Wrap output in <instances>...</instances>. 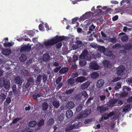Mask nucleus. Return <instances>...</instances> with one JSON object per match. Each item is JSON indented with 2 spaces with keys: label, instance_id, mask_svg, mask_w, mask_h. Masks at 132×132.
Here are the masks:
<instances>
[{
  "label": "nucleus",
  "instance_id": "obj_29",
  "mask_svg": "<svg viewBox=\"0 0 132 132\" xmlns=\"http://www.w3.org/2000/svg\"><path fill=\"white\" fill-rule=\"evenodd\" d=\"M14 44V42L10 43H4L3 45L4 47H8L12 46Z\"/></svg>",
  "mask_w": 132,
  "mask_h": 132
},
{
  "label": "nucleus",
  "instance_id": "obj_64",
  "mask_svg": "<svg viewBox=\"0 0 132 132\" xmlns=\"http://www.w3.org/2000/svg\"><path fill=\"white\" fill-rule=\"evenodd\" d=\"M24 132H32L30 130V128H29L26 127L25 128Z\"/></svg>",
  "mask_w": 132,
  "mask_h": 132
},
{
  "label": "nucleus",
  "instance_id": "obj_47",
  "mask_svg": "<svg viewBox=\"0 0 132 132\" xmlns=\"http://www.w3.org/2000/svg\"><path fill=\"white\" fill-rule=\"evenodd\" d=\"M62 77L61 76H59L56 79V83L57 84H58L61 81L62 79Z\"/></svg>",
  "mask_w": 132,
  "mask_h": 132
},
{
  "label": "nucleus",
  "instance_id": "obj_40",
  "mask_svg": "<svg viewBox=\"0 0 132 132\" xmlns=\"http://www.w3.org/2000/svg\"><path fill=\"white\" fill-rule=\"evenodd\" d=\"M94 9V6L91 9V10L92 11H93V10H94V13H97L98 14H100L102 12V11L101 10L97 9L95 10Z\"/></svg>",
  "mask_w": 132,
  "mask_h": 132
},
{
  "label": "nucleus",
  "instance_id": "obj_14",
  "mask_svg": "<svg viewBox=\"0 0 132 132\" xmlns=\"http://www.w3.org/2000/svg\"><path fill=\"white\" fill-rule=\"evenodd\" d=\"M44 123V121L43 119H41L39 121L37 125L38 127H37L36 130H39L40 129V127L43 126Z\"/></svg>",
  "mask_w": 132,
  "mask_h": 132
},
{
  "label": "nucleus",
  "instance_id": "obj_12",
  "mask_svg": "<svg viewBox=\"0 0 132 132\" xmlns=\"http://www.w3.org/2000/svg\"><path fill=\"white\" fill-rule=\"evenodd\" d=\"M122 46L125 50H127L131 48L132 44L129 43L126 44L125 45H123Z\"/></svg>",
  "mask_w": 132,
  "mask_h": 132
},
{
  "label": "nucleus",
  "instance_id": "obj_26",
  "mask_svg": "<svg viewBox=\"0 0 132 132\" xmlns=\"http://www.w3.org/2000/svg\"><path fill=\"white\" fill-rule=\"evenodd\" d=\"M52 105L54 108H57L60 105L59 101H54L52 102Z\"/></svg>",
  "mask_w": 132,
  "mask_h": 132
},
{
  "label": "nucleus",
  "instance_id": "obj_23",
  "mask_svg": "<svg viewBox=\"0 0 132 132\" xmlns=\"http://www.w3.org/2000/svg\"><path fill=\"white\" fill-rule=\"evenodd\" d=\"M78 126L75 123L73 125H70L67 127V128L69 130H71L73 129H76L78 128Z\"/></svg>",
  "mask_w": 132,
  "mask_h": 132
},
{
  "label": "nucleus",
  "instance_id": "obj_45",
  "mask_svg": "<svg viewBox=\"0 0 132 132\" xmlns=\"http://www.w3.org/2000/svg\"><path fill=\"white\" fill-rule=\"evenodd\" d=\"M78 56H77L76 55H74L72 57V62L75 64V62H76L77 60H78Z\"/></svg>",
  "mask_w": 132,
  "mask_h": 132
},
{
  "label": "nucleus",
  "instance_id": "obj_9",
  "mask_svg": "<svg viewBox=\"0 0 132 132\" xmlns=\"http://www.w3.org/2000/svg\"><path fill=\"white\" fill-rule=\"evenodd\" d=\"M2 53L4 55H8L11 53V51L10 49H5L2 50Z\"/></svg>",
  "mask_w": 132,
  "mask_h": 132
},
{
  "label": "nucleus",
  "instance_id": "obj_27",
  "mask_svg": "<svg viewBox=\"0 0 132 132\" xmlns=\"http://www.w3.org/2000/svg\"><path fill=\"white\" fill-rule=\"evenodd\" d=\"M121 40L123 42H127L128 40L129 37L127 35L121 36L120 38Z\"/></svg>",
  "mask_w": 132,
  "mask_h": 132
},
{
  "label": "nucleus",
  "instance_id": "obj_7",
  "mask_svg": "<svg viewBox=\"0 0 132 132\" xmlns=\"http://www.w3.org/2000/svg\"><path fill=\"white\" fill-rule=\"evenodd\" d=\"M97 109L98 111H99L101 113H102L108 110V108L103 106H98L97 107Z\"/></svg>",
  "mask_w": 132,
  "mask_h": 132
},
{
  "label": "nucleus",
  "instance_id": "obj_10",
  "mask_svg": "<svg viewBox=\"0 0 132 132\" xmlns=\"http://www.w3.org/2000/svg\"><path fill=\"white\" fill-rule=\"evenodd\" d=\"M33 81L32 79L30 78L28 80L25 86L27 88L30 87H31L33 85Z\"/></svg>",
  "mask_w": 132,
  "mask_h": 132
},
{
  "label": "nucleus",
  "instance_id": "obj_44",
  "mask_svg": "<svg viewBox=\"0 0 132 132\" xmlns=\"http://www.w3.org/2000/svg\"><path fill=\"white\" fill-rule=\"evenodd\" d=\"M109 42L113 43H115L117 41V40L116 38H110L109 39Z\"/></svg>",
  "mask_w": 132,
  "mask_h": 132
},
{
  "label": "nucleus",
  "instance_id": "obj_54",
  "mask_svg": "<svg viewBox=\"0 0 132 132\" xmlns=\"http://www.w3.org/2000/svg\"><path fill=\"white\" fill-rule=\"evenodd\" d=\"M123 90H126L127 91H129L131 90V88L128 87L124 86L123 87Z\"/></svg>",
  "mask_w": 132,
  "mask_h": 132
},
{
  "label": "nucleus",
  "instance_id": "obj_17",
  "mask_svg": "<svg viewBox=\"0 0 132 132\" xmlns=\"http://www.w3.org/2000/svg\"><path fill=\"white\" fill-rule=\"evenodd\" d=\"M85 80V78L83 76L78 77L76 79V81L80 83L82 82Z\"/></svg>",
  "mask_w": 132,
  "mask_h": 132
},
{
  "label": "nucleus",
  "instance_id": "obj_39",
  "mask_svg": "<svg viewBox=\"0 0 132 132\" xmlns=\"http://www.w3.org/2000/svg\"><path fill=\"white\" fill-rule=\"evenodd\" d=\"M99 76L98 74L96 72H93L92 74L91 77L94 78H95L98 77Z\"/></svg>",
  "mask_w": 132,
  "mask_h": 132
},
{
  "label": "nucleus",
  "instance_id": "obj_6",
  "mask_svg": "<svg viewBox=\"0 0 132 132\" xmlns=\"http://www.w3.org/2000/svg\"><path fill=\"white\" fill-rule=\"evenodd\" d=\"M31 49V46H28L26 45H24L20 49V51L22 52L24 51H30Z\"/></svg>",
  "mask_w": 132,
  "mask_h": 132
},
{
  "label": "nucleus",
  "instance_id": "obj_49",
  "mask_svg": "<svg viewBox=\"0 0 132 132\" xmlns=\"http://www.w3.org/2000/svg\"><path fill=\"white\" fill-rule=\"evenodd\" d=\"M92 55L93 57L95 59L100 56V55L98 53H94Z\"/></svg>",
  "mask_w": 132,
  "mask_h": 132
},
{
  "label": "nucleus",
  "instance_id": "obj_28",
  "mask_svg": "<svg viewBox=\"0 0 132 132\" xmlns=\"http://www.w3.org/2000/svg\"><path fill=\"white\" fill-rule=\"evenodd\" d=\"M27 59L26 56L24 54H22L19 58L21 62H23Z\"/></svg>",
  "mask_w": 132,
  "mask_h": 132
},
{
  "label": "nucleus",
  "instance_id": "obj_41",
  "mask_svg": "<svg viewBox=\"0 0 132 132\" xmlns=\"http://www.w3.org/2000/svg\"><path fill=\"white\" fill-rule=\"evenodd\" d=\"M130 105H126L123 109V111L124 112H126L128 111L129 109H130Z\"/></svg>",
  "mask_w": 132,
  "mask_h": 132
},
{
  "label": "nucleus",
  "instance_id": "obj_52",
  "mask_svg": "<svg viewBox=\"0 0 132 132\" xmlns=\"http://www.w3.org/2000/svg\"><path fill=\"white\" fill-rule=\"evenodd\" d=\"M81 94L82 95L84 96L85 97H87L88 96V94L86 92V91H83Z\"/></svg>",
  "mask_w": 132,
  "mask_h": 132
},
{
  "label": "nucleus",
  "instance_id": "obj_59",
  "mask_svg": "<svg viewBox=\"0 0 132 132\" xmlns=\"http://www.w3.org/2000/svg\"><path fill=\"white\" fill-rule=\"evenodd\" d=\"M126 81L129 84L132 83V78H128L126 80Z\"/></svg>",
  "mask_w": 132,
  "mask_h": 132
},
{
  "label": "nucleus",
  "instance_id": "obj_34",
  "mask_svg": "<svg viewBox=\"0 0 132 132\" xmlns=\"http://www.w3.org/2000/svg\"><path fill=\"white\" fill-rule=\"evenodd\" d=\"M22 119V118L21 117L16 118L14 119L11 123V125L12 124L16 123L18 121L21 120Z\"/></svg>",
  "mask_w": 132,
  "mask_h": 132
},
{
  "label": "nucleus",
  "instance_id": "obj_46",
  "mask_svg": "<svg viewBox=\"0 0 132 132\" xmlns=\"http://www.w3.org/2000/svg\"><path fill=\"white\" fill-rule=\"evenodd\" d=\"M82 106L81 105L79 104L77 107L76 109V111L78 112H79L82 109Z\"/></svg>",
  "mask_w": 132,
  "mask_h": 132
},
{
  "label": "nucleus",
  "instance_id": "obj_36",
  "mask_svg": "<svg viewBox=\"0 0 132 132\" xmlns=\"http://www.w3.org/2000/svg\"><path fill=\"white\" fill-rule=\"evenodd\" d=\"M121 87V84L119 82H117V84L115 86L114 89L117 91V90L120 88Z\"/></svg>",
  "mask_w": 132,
  "mask_h": 132
},
{
  "label": "nucleus",
  "instance_id": "obj_24",
  "mask_svg": "<svg viewBox=\"0 0 132 132\" xmlns=\"http://www.w3.org/2000/svg\"><path fill=\"white\" fill-rule=\"evenodd\" d=\"M48 107V104L46 102L44 103L42 106V110L44 111L47 110Z\"/></svg>",
  "mask_w": 132,
  "mask_h": 132
},
{
  "label": "nucleus",
  "instance_id": "obj_61",
  "mask_svg": "<svg viewBox=\"0 0 132 132\" xmlns=\"http://www.w3.org/2000/svg\"><path fill=\"white\" fill-rule=\"evenodd\" d=\"M92 121V120L90 119H88L85 120L84 121V123L85 124H88L90 123Z\"/></svg>",
  "mask_w": 132,
  "mask_h": 132
},
{
  "label": "nucleus",
  "instance_id": "obj_22",
  "mask_svg": "<svg viewBox=\"0 0 132 132\" xmlns=\"http://www.w3.org/2000/svg\"><path fill=\"white\" fill-rule=\"evenodd\" d=\"M74 90V88H70L69 89H67L64 93L65 94L69 95L72 94Z\"/></svg>",
  "mask_w": 132,
  "mask_h": 132
},
{
  "label": "nucleus",
  "instance_id": "obj_32",
  "mask_svg": "<svg viewBox=\"0 0 132 132\" xmlns=\"http://www.w3.org/2000/svg\"><path fill=\"white\" fill-rule=\"evenodd\" d=\"M36 124L37 122L35 121H32L30 122L29 125V127H34Z\"/></svg>",
  "mask_w": 132,
  "mask_h": 132
},
{
  "label": "nucleus",
  "instance_id": "obj_20",
  "mask_svg": "<svg viewBox=\"0 0 132 132\" xmlns=\"http://www.w3.org/2000/svg\"><path fill=\"white\" fill-rule=\"evenodd\" d=\"M14 82L16 84L19 85H21L22 83L21 78L19 77H17L15 78Z\"/></svg>",
  "mask_w": 132,
  "mask_h": 132
},
{
  "label": "nucleus",
  "instance_id": "obj_19",
  "mask_svg": "<svg viewBox=\"0 0 132 132\" xmlns=\"http://www.w3.org/2000/svg\"><path fill=\"white\" fill-rule=\"evenodd\" d=\"M74 80L72 78H69L68 80V85L69 87H70L72 86L74 84Z\"/></svg>",
  "mask_w": 132,
  "mask_h": 132
},
{
  "label": "nucleus",
  "instance_id": "obj_8",
  "mask_svg": "<svg viewBox=\"0 0 132 132\" xmlns=\"http://www.w3.org/2000/svg\"><path fill=\"white\" fill-rule=\"evenodd\" d=\"M102 63L103 66L106 68H108L111 67V62L109 61L104 60L103 61Z\"/></svg>",
  "mask_w": 132,
  "mask_h": 132
},
{
  "label": "nucleus",
  "instance_id": "obj_50",
  "mask_svg": "<svg viewBox=\"0 0 132 132\" xmlns=\"http://www.w3.org/2000/svg\"><path fill=\"white\" fill-rule=\"evenodd\" d=\"M16 86L15 85H14L12 87V89L13 92L14 93H16L17 90H16Z\"/></svg>",
  "mask_w": 132,
  "mask_h": 132
},
{
  "label": "nucleus",
  "instance_id": "obj_3",
  "mask_svg": "<svg viewBox=\"0 0 132 132\" xmlns=\"http://www.w3.org/2000/svg\"><path fill=\"white\" fill-rule=\"evenodd\" d=\"M125 67L123 65H120L116 69V73L118 76L122 75L125 72Z\"/></svg>",
  "mask_w": 132,
  "mask_h": 132
},
{
  "label": "nucleus",
  "instance_id": "obj_13",
  "mask_svg": "<svg viewBox=\"0 0 132 132\" xmlns=\"http://www.w3.org/2000/svg\"><path fill=\"white\" fill-rule=\"evenodd\" d=\"M50 57L48 54L45 53L44 54L43 56L42 59L43 61L47 62L49 60Z\"/></svg>",
  "mask_w": 132,
  "mask_h": 132
},
{
  "label": "nucleus",
  "instance_id": "obj_16",
  "mask_svg": "<svg viewBox=\"0 0 132 132\" xmlns=\"http://www.w3.org/2000/svg\"><path fill=\"white\" fill-rule=\"evenodd\" d=\"M73 113L72 111L70 109L67 111L66 113V116L67 118H70L73 115Z\"/></svg>",
  "mask_w": 132,
  "mask_h": 132
},
{
  "label": "nucleus",
  "instance_id": "obj_37",
  "mask_svg": "<svg viewBox=\"0 0 132 132\" xmlns=\"http://www.w3.org/2000/svg\"><path fill=\"white\" fill-rule=\"evenodd\" d=\"M54 120L53 118L50 119L47 123V125L48 126H51L54 123Z\"/></svg>",
  "mask_w": 132,
  "mask_h": 132
},
{
  "label": "nucleus",
  "instance_id": "obj_15",
  "mask_svg": "<svg viewBox=\"0 0 132 132\" xmlns=\"http://www.w3.org/2000/svg\"><path fill=\"white\" fill-rule=\"evenodd\" d=\"M1 92H2V93L0 95V98L2 99V101H3L5 99L6 97L7 93L3 90H2Z\"/></svg>",
  "mask_w": 132,
  "mask_h": 132
},
{
  "label": "nucleus",
  "instance_id": "obj_31",
  "mask_svg": "<svg viewBox=\"0 0 132 132\" xmlns=\"http://www.w3.org/2000/svg\"><path fill=\"white\" fill-rule=\"evenodd\" d=\"M90 15H88L87 13H85V14L83 15L82 16L80 17V19L81 20H84L87 19L89 17Z\"/></svg>",
  "mask_w": 132,
  "mask_h": 132
},
{
  "label": "nucleus",
  "instance_id": "obj_4",
  "mask_svg": "<svg viewBox=\"0 0 132 132\" xmlns=\"http://www.w3.org/2000/svg\"><path fill=\"white\" fill-rule=\"evenodd\" d=\"M91 109H86L83 112H81L80 117V118H85L91 112Z\"/></svg>",
  "mask_w": 132,
  "mask_h": 132
},
{
  "label": "nucleus",
  "instance_id": "obj_18",
  "mask_svg": "<svg viewBox=\"0 0 132 132\" xmlns=\"http://www.w3.org/2000/svg\"><path fill=\"white\" fill-rule=\"evenodd\" d=\"M75 105L74 102L73 101H70L68 103L66 104L67 108L69 109H71Z\"/></svg>",
  "mask_w": 132,
  "mask_h": 132
},
{
  "label": "nucleus",
  "instance_id": "obj_21",
  "mask_svg": "<svg viewBox=\"0 0 132 132\" xmlns=\"http://www.w3.org/2000/svg\"><path fill=\"white\" fill-rule=\"evenodd\" d=\"M90 84L89 82L88 81H86L81 85V88L83 89H86L88 87Z\"/></svg>",
  "mask_w": 132,
  "mask_h": 132
},
{
  "label": "nucleus",
  "instance_id": "obj_48",
  "mask_svg": "<svg viewBox=\"0 0 132 132\" xmlns=\"http://www.w3.org/2000/svg\"><path fill=\"white\" fill-rule=\"evenodd\" d=\"M88 53V51L86 50H84L83 51L82 54L84 55V56L85 57L87 55Z\"/></svg>",
  "mask_w": 132,
  "mask_h": 132
},
{
  "label": "nucleus",
  "instance_id": "obj_2",
  "mask_svg": "<svg viewBox=\"0 0 132 132\" xmlns=\"http://www.w3.org/2000/svg\"><path fill=\"white\" fill-rule=\"evenodd\" d=\"M98 51L101 53H103L104 55L113 59L115 58V56L112 53V52L109 49H106L103 46H100L98 48Z\"/></svg>",
  "mask_w": 132,
  "mask_h": 132
},
{
  "label": "nucleus",
  "instance_id": "obj_60",
  "mask_svg": "<svg viewBox=\"0 0 132 132\" xmlns=\"http://www.w3.org/2000/svg\"><path fill=\"white\" fill-rule=\"evenodd\" d=\"M42 76L41 75H39L37 77V80L38 82L40 81L41 80Z\"/></svg>",
  "mask_w": 132,
  "mask_h": 132
},
{
  "label": "nucleus",
  "instance_id": "obj_1",
  "mask_svg": "<svg viewBox=\"0 0 132 132\" xmlns=\"http://www.w3.org/2000/svg\"><path fill=\"white\" fill-rule=\"evenodd\" d=\"M65 37L64 36L57 35L54 38L48 40L46 41H44V45L46 47L52 46L59 42L65 40Z\"/></svg>",
  "mask_w": 132,
  "mask_h": 132
},
{
  "label": "nucleus",
  "instance_id": "obj_57",
  "mask_svg": "<svg viewBox=\"0 0 132 132\" xmlns=\"http://www.w3.org/2000/svg\"><path fill=\"white\" fill-rule=\"evenodd\" d=\"M93 97H90L88 99L86 103V105H88V103L91 102V101L93 99Z\"/></svg>",
  "mask_w": 132,
  "mask_h": 132
},
{
  "label": "nucleus",
  "instance_id": "obj_51",
  "mask_svg": "<svg viewBox=\"0 0 132 132\" xmlns=\"http://www.w3.org/2000/svg\"><path fill=\"white\" fill-rule=\"evenodd\" d=\"M118 101V99L116 98L112 100L110 102L111 104L114 105L116 103H117Z\"/></svg>",
  "mask_w": 132,
  "mask_h": 132
},
{
  "label": "nucleus",
  "instance_id": "obj_38",
  "mask_svg": "<svg viewBox=\"0 0 132 132\" xmlns=\"http://www.w3.org/2000/svg\"><path fill=\"white\" fill-rule=\"evenodd\" d=\"M6 81L4 78H1L0 79V86L1 87L4 86Z\"/></svg>",
  "mask_w": 132,
  "mask_h": 132
},
{
  "label": "nucleus",
  "instance_id": "obj_35",
  "mask_svg": "<svg viewBox=\"0 0 132 132\" xmlns=\"http://www.w3.org/2000/svg\"><path fill=\"white\" fill-rule=\"evenodd\" d=\"M128 93L127 92H123L119 94V96L121 98H123L127 96L128 95Z\"/></svg>",
  "mask_w": 132,
  "mask_h": 132
},
{
  "label": "nucleus",
  "instance_id": "obj_53",
  "mask_svg": "<svg viewBox=\"0 0 132 132\" xmlns=\"http://www.w3.org/2000/svg\"><path fill=\"white\" fill-rule=\"evenodd\" d=\"M56 45V48L57 49H59L61 48L62 46V43L61 42H59Z\"/></svg>",
  "mask_w": 132,
  "mask_h": 132
},
{
  "label": "nucleus",
  "instance_id": "obj_33",
  "mask_svg": "<svg viewBox=\"0 0 132 132\" xmlns=\"http://www.w3.org/2000/svg\"><path fill=\"white\" fill-rule=\"evenodd\" d=\"M86 64L87 62L84 60H81L79 62V65L82 67L85 65Z\"/></svg>",
  "mask_w": 132,
  "mask_h": 132
},
{
  "label": "nucleus",
  "instance_id": "obj_62",
  "mask_svg": "<svg viewBox=\"0 0 132 132\" xmlns=\"http://www.w3.org/2000/svg\"><path fill=\"white\" fill-rule=\"evenodd\" d=\"M63 117L62 115H60L59 117V120L61 121H62L63 120Z\"/></svg>",
  "mask_w": 132,
  "mask_h": 132
},
{
  "label": "nucleus",
  "instance_id": "obj_43",
  "mask_svg": "<svg viewBox=\"0 0 132 132\" xmlns=\"http://www.w3.org/2000/svg\"><path fill=\"white\" fill-rule=\"evenodd\" d=\"M121 46L120 44L119 43H117L115 45H113L112 47V48L113 49H115L117 48H120L121 47Z\"/></svg>",
  "mask_w": 132,
  "mask_h": 132
},
{
  "label": "nucleus",
  "instance_id": "obj_25",
  "mask_svg": "<svg viewBox=\"0 0 132 132\" xmlns=\"http://www.w3.org/2000/svg\"><path fill=\"white\" fill-rule=\"evenodd\" d=\"M69 97L68 96H64L60 97L62 102H67L68 101Z\"/></svg>",
  "mask_w": 132,
  "mask_h": 132
},
{
  "label": "nucleus",
  "instance_id": "obj_63",
  "mask_svg": "<svg viewBox=\"0 0 132 132\" xmlns=\"http://www.w3.org/2000/svg\"><path fill=\"white\" fill-rule=\"evenodd\" d=\"M127 102L128 103L132 102V96L129 98L127 100Z\"/></svg>",
  "mask_w": 132,
  "mask_h": 132
},
{
  "label": "nucleus",
  "instance_id": "obj_56",
  "mask_svg": "<svg viewBox=\"0 0 132 132\" xmlns=\"http://www.w3.org/2000/svg\"><path fill=\"white\" fill-rule=\"evenodd\" d=\"M131 1V0H123L121 1L120 3L121 4H122V3H124L125 2H126V3L127 4H128L130 3Z\"/></svg>",
  "mask_w": 132,
  "mask_h": 132
},
{
  "label": "nucleus",
  "instance_id": "obj_5",
  "mask_svg": "<svg viewBox=\"0 0 132 132\" xmlns=\"http://www.w3.org/2000/svg\"><path fill=\"white\" fill-rule=\"evenodd\" d=\"M90 68L91 69L94 70H97L99 67L96 61H92L90 64Z\"/></svg>",
  "mask_w": 132,
  "mask_h": 132
},
{
  "label": "nucleus",
  "instance_id": "obj_55",
  "mask_svg": "<svg viewBox=\"0 0 132 132\" xmlns=\"http://www.w3.org/2000/svg\"><path fill=\"white\" fill-rule=\"evenodd\" d=\"M11 98L9 97H7L6 98L5 102H6L8 104H9L11 102Z\"/></svg>",
  "mask_w": 132,
  "mask_h": 132
},
{
  "label": "nucleus",
  "instance_id": "obj_11",
  "mask_svg": "<svg viewBox=\"0 0 132 132\" xmlns=\"http://www.w3.org/2000/svg\"><path fill=\"white\" fill-rule=\"evenodd\" d=\"M104 81L102 79L98 80L96 83L97 87L98 88L101 87L104 84Z\"/></svg>",
  "mask_w": 132,
  "mask_h": 132
},
{
  "label": "nucleus",
  "instance_id": "obj_42",
  "mask_svg": "<svg viewBox=\"0 0 132 132\" xmlns=\"http://www.w3.org/2000/svg\"><path fill=\"white\" fill-rule=\"evenodd\" d=\"M10 84L9 82L6 81L5 82V84H4V88L6 89H7L9 88L10 87Z\"/></svg>",
  "mask_w": 132,
  "mask_h": 132
},
{
  "label": "nucleus",
  "instance_id": "obj_58",
  "mask_svg": "<svg viewBox=\"0 0 132 132\" xmlns=\"http://www.w3.org/2000/svg\"><path fill=\"white\" fill-rule=\"evenodd\" d=\"M95 28V26H94L93 24H92L91 26L89 28V30L90 31H92L93 29Z\"/></svg>",
  "mask_w": 132,
  "mask_h": 132
},
{
  "label": "nucleus",
  "instance_id": "obj_30",
  "mask_svg": "<svg viewBox=\"0 0 132 132\" xmlns=\"http://www.w3.org/2000/svg\"><path fill=\"white\" fill-rule=\"evenodd\" d=\"M68 68L67 67L62 68L60 70L59 72L61 74L65 73L68 71Z\"/></svg>",
  "mask_w": 132,
  "mask_h": 132
}]
</instances>
